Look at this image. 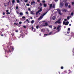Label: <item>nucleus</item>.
<instances>
[{"mask_svg":"<svg viewBox=\"0 0 74 74\" xmlns=\"http://www.w3.org/2000/svg\"><path fill=\"white\" fill-rule=\"evenodd\" d=\"M61 21V19H59L58 21H56L55 23V24H56L57 23H58L59 24H60L62 23V22L60 21Z\"/></svg>","mask_w":74,"mask_h":74,"instance_id":"nucleus-1","label":"nucleus"},{"mask_svg":"<svg viewBox=\"0 0 74 74\" xmlns=\"http://www.w3.org/2000/svg\"><path fill=\"white\" fill-rule=\"evenodd\" d=\"M57 11H58V14H60V15H62V13H60V10L59 9H57Z\"/></svg>","mask_w":74,"mask_h":74,"instance_id":"nucleus-2","label":"nucleus"},{"mask_svg":"<svg viewBox=\"0 0 74 74\" xmlns=\"http://www.w3.org/2000/svg\"><path fill=\"white\" fill-rule=\"evenodd\" d=\"M10 49H12V51H14V48L13 47L11 46L10 47Z\"/></svg>","mask_w":74,"mask_h":74,"instance_id":"nucleus-3","label":"nucleus"},{"mask_svg":"<svg viewBox=\"0 0 74 74\" xmlns=\"http://www.w3.org/2000/svg\"><path fill=\"white\" fill-rule=\"evenodd\" d=\"M62 12H67V10L64 9H62Z\"/></svg>","mask_w":74,"mask_h":74,"instance_id":"nucleus-4","label":"nucleus"},{"mask_svg":"<svg viewBox=\"0 0 74 74\" xmlns=\"http://www.w3.org/2000/svg\"><path fill=\"white\" fill-rule=\"evenodd\" d=\"M35 4V1H32V2H31V5H33V4Z\"/></svg>","mask_w":74,"mask_h":74,"instance_id":"nucleus-5","label":"nucleus"},{"mask_svg":"<svg viewBox=\"0 0 74 74\" xmlns=\"http://www.w3.org/2000/svg\"><path fill=\"white\" fill-rule=\"evenodd\" d=\"M43 18V16H40V18L38 19V20H41V19H42Z\"/></svg>","mask_w":74,"mask_h":74,"instance_id":"nucleus-6","label":"nucleus"},{"mask_svg":"<svg viewBox=\"0 0 74 74\" xmlns=\"http://www.w3.org/2000/svg\"><path fill=\"white\" fill-rule=\"evenodd\" d=\"M14 25H17V26H18V27H20V26H21L18 25V23H14Z\"/></svg>","mask_w":74,"mask_h":74,"instance_id":"nucleus-7","label":"nucleus"},{"mask_svg":"<svg viewBox=\"0 0 74 74\" xmlns=\"http://www.w3.org/2000/svg\"><path fill=\"white\" fill-rule=\"evenodd\" d=\"M48 23H45V25H44V26H48Z\"/></svg>","mask_w":74,"mask_h":74,"instance_id":"nucleus-8","label":"nucleus"},{"mask_svg":"<svg viewBox=\"0 0 74 74\" xmlns=\"http://www.w3.org/2000/svg\"><path fill=\"white\" fill-rule=\"evenodd\" d=\"M71 37H73L74 38V33H72L71 34Z\"/></svg>","mask_w":74,"mask_h":74,"instance_id":"nucleus-9","label":"nucleus"},{"mask_svg":"<svg viewBox=\"0 0 74 74\" xmlns=\"http://www.w3.org/2000/svg\"><path fill=\"white\" fill-rule=\"evenodd\" d=\"M47 12H46L45 13H43V15L42 14V16H44V15H46V14H47Z\"/></svg>","mask_w":74,"mask_h":74,"instance_id":"nucleus-10","label":"nucleus"},{"mask_svg":"<svg viewBox=\"0 0 74 74\" xmlns=\"http://www.w3.org/2000/svg\"><path fill=\"white\" fill-rule=\"evenodd\" d=\"M65 6L66 7H67L68 6V3H65Z\"/></svg>","mask_w":74,"mask_h":74,"instance_id":"nucleus-11","label":"nucleus"},{"mask_svg":"<svg viewBox=\"0 0 74 74\" xmlns=\"http://www.w3.org/2000/svg\"><path fill=\"white\" fill-rule=\"evenodd\" d=\"M69 22H68V21L66 22V23H65V25H69Z\"/></svg>","mask_w":74,"mask_h":74,"instance_id":"nucleus-12","label":"nucleus"},{"mask_svg":"<svg viewBox=\"0 0 74 74\" xmlns=\"http://www.w3.org/2000/svg\"><path fill=\"white\" fill-rule=\"evenodd\" d=\"M52 19L53 20H55V19H56V17H55V16H53V17Z\"/></svg>","mask_w":74,"mask_h":74,"instance_id":"nucleus-13","label":"nucleus"},{"mask_svg":"<svg viewBox=\"0 0 74 74\" xmlns=\"http://www.w3.org/2000/svg\"><path fill=\"white\" fill-rule=\"evenodd\" d=\"M52 7L53 8H55V5L53 4V5Z\"/></svg>","mask_w":74,"mask_h":74,"instance_id":"nucleus-14","label":"nucleus"},{"mask_svg":"<svg viewBox=\"0 0 74 74\" xmlns=\"http://www.w3.org/2000/svg\"><path fill=\"white\" fill-rule=\"evenodd\" d=\"M60 26L59 25H58L56 29H60L59 28H60Z\"/></svg>","mask_w":74,"mask_h":74,"instance_id":"nucleus-15","label":"nucleus"},{"mask_svg":"<svg viewBox=\"0 0 74 74\" xmlns=\"http://www.w3.org/2000/svg\"><path fill=\"white\" fill-rule=\"evenodd\" d=\"M52 4H50L49 5V7L50 8H52Z\"/></svg>","mask_w":74,"mask_h":74,"instance_id":"nucleus-16","label":"nucleus"},{"mask_svg":"<svg viewBox=\"0 0 74 74\" xmlns=\"http://www.w3.org/2000/svg\"><path fill=\"white\" fill-rule=\"evenodd\" d=\"M47 6V5L46 3H44V7H46Z\"/></svg>","mask_w":74,"mask_h":74,"instance_id":"nucleus-17","label":"nucleus"},{"mask_svg":"<svg viewBox=\"0 0 74 74\" xmlns=\"http://www.w3.org/2000/svg\"><path fill=\"white\" fill-rule=\"evenodd\" d=\"M63 3H60V6H61V7H63Z\"/></svg>","mask_w":74,"mask_h":74,"instance_id":"nucleus-18","label":"nucleus"},{"mask_svg":"<svg viewBox=\"0 0 74 74\" xmlns=\"http://www.w3.org/2000/svg\"><path fill=\"white\" fill-rule=\"evenodd\" d=\"M44 25H45V23H43L41 25V26H44Z\"/></svg>","mask_w":74,"mask_h":74,"instance_id":"nucleus-19","label":"nucleus"},{"mask_svg":"<svg viewBox=\"0 0 74 74\" xmlns=\"http://www.w3.org/2000/svg\"><path fill=\"white\" fill-rule=\"evenodd\" d=\"M12 4H14L15 3V0H13L12 1Z\"/></svg>","mask_w":74,"mask_h":74,"instance_id":"nucleus-20","label":"nucleus"},{"mask_svg":"<svg viewBox=\"0 0 74 74\" xmlns=\"http://www.w3.org/2000/svg\"><path fill=\"white\" fill-rule=\"evenodd\" d=\"M34 20H32L31 21V23L32 24H33V23H34Z\"/></svg>","mask_w":74,"mask_h":74,"instance_id":"nucleus-21","label":"nucleus"},{"mask_svg":"<svg viewBox=\"0 0 74 74\" xmlns=\"http://www.w3.org/2000/svg\"><path fill=\"white\" fill-rule=\"evenodd\" d=\"M7 51V52H11V50H10V49H9V50Z\"/></svg>","mask_w":74,"mask_h":74,"instance_id":"nucleus-22","label":"nucleus"},{"mask_svg":"<svg viewBox=\"0 0 74 74\" xmlns=\"http://www.w3.org/2000/svg\"><path fill=\"white\" fill-rule=\"evenodd\" d=\"M11 35H12V37H13V36H14V33H12Z\"/></svg>","mask_w":74,"mask_h":74,"instance_id":"nucleus-23","label":"nucleus"},{"mask_svg":"<svg viewBox=\"0 0 74 74\" xmlns=\"http://www.w3.org/2000/svg\"><path fill=\"white\" fill-rule=\"evenodd\" d=\"M19 14L20 15H23V13L22 12H20Z\"/></svg>","mask_w":74,"mask_h":74,"instance_id":"nucleus-24","label":"nucleus"},{"mask_svg":"<svg viewBox=\"0 0 74 74\" xmlns=\"http://www.w3.org/2000/svg\"><path fill=\"white\" fill-rule=\"evenodd\" d=\"M16 1L18 3H19L20 2L19 0H17Z\"/></svg>","mask_w":74,"mask_h":74,"instance_id":"nucleus-25","label":"nucleus"},{"mask_svg":"<svg viewBox=\"0 0 74 74\" xmlns=\"http://www.w3.org/2000/svg\"><path fill=\"white\" fill-rule=\"evenodd\" d=\"M48 26L50 28H52V25H48Z\"/></svg>","mask_w":74,"mask_h":74,"instance_id":"nucleus-26","label":"nucleus"},{"mask_svg":"<svg viewBox=\"0 0 74 74\" xmlns=\"http://www.w3.org/2000/svg\"><path fill=\"white\" fill-rule=\"evenodd\" d=\"M40 11L39 10H38V12H37L36 13V15L37 14H38V13H39V12H40Z\"/></svg>","mask_w":74,"mask_h":74,"instance_id":"nucleus-27","label":"nucleus"},{"mask_svg":"<svg viewBox=\"0 0 74 74\" xmlns=\"http://www.w3.org/2000/svg\"><path fill=\"white\" fill-rule=\"evenodd\" d=\"M39 12H41L42 11V9L40 8L39 10Z\"/></svg>","mask_w":74,"mask_h":74,"instance_id":"nucleus-28","label":"nucleus"},{"mask_svg":"<svg viewBox=\"0 0 74 74\" xmlns=\"http://www.w3.org/2000/svg\"><path fill=\"white\" fill-rule=\"evenodd\" d=\"M51 34H52V32H51L48 34V35L49 36V35H51Z\"/></svg>","mask_w":74,"mask_h":74,"instance_id":"nucleus-29","label":"nucleus"},{"mask_svg":"<svg viewBox=\"0 0 74 74\" xmlns=\"http://www.w3.org/2000/svg\"><path fill=\"white\" fill-rule=\"evenodd\" d=\"M70 17H71L70 16H69L67 17V19H68V20L69 19H70Z\"/></svg>","mask_w":74,"mask_h":74,"instance_id":"nucleus-30","label":"nucleus"},{"mask_svg":"<svg viewBox=\"0 0 74 74\" xmlns=\"http://www.w3.org/2000/svg\"><path fill=\"white\" fill-rule=\"evenodd\" d=\"M71 15L72 16H73V15H74V14H73V12H72L71 14Z\"/></svg>","mask_w":74,"mask_h":74,"instance_id":"nucleus-31","label":"nucleus"},{"mask_svg":"<svg viewBox=\"0 0 74 74\" xmlns=\"http://www.w3.org/2000/svg\"><path fill=\"white\" fill-rule=\"evenodd\" d=\"M72 53H73V55H74V50H73V51H72Z\"/></svg>","mask_w":74,"mask_h":74,"instance_id":"nucleus-32","label":"nucleus"},{"mask_svg":"<svg viewBox=\"0 0 74 74\" xmlns=\"http://www.w3.org/2000/svg\"><path fill=\"white\" fill-rule=\"evenodd\" d=\"M68 8H71V5H69L68 6Z\"/></svg>","mask_w":74,"mask_h":74,"instance_id":"nucleus-33","label":"nucleus"},{"mask_svg":"<svg viewBox=\"0 0 74 74\" xmlns=\"http://www.w3.org/2000/svg\"><path fill=\"white\" fill-rule=\"evenodd\" d=\"M39 27V26L37 25L36 26V29H38V27Z\"/></svg>","mask_w":74,"mask_h":74,"instance_id":"nucleus-34","label":"nucleus"},{"mask_svg":"<svg viewBox=\"0 0 74 74\" xmlns=\"http://www.w3.org/2000/svg\"><path fill=\"white\" fill-rule=\"evenodd\" d=\"M65 24H66V22L64 21H63V25H65Z\"/></svg>","mask_w":74,"mask_h":74,"instance_id":"nucleus-35","label":"nucleus"},{"mask_svg":"<svg viewBox=\"0 0 74 74\" xmlns=\"http://www.w3.org/2000/svg\"><path fill=\"white\" fill-rule=\"evenodd\" d=\"M10 14V12H8L6 13V14H7V15H8V14Z\"/></svg>","mask_w":74,"mask_h":74,"instance_id":"nucleus-36","label":"nucleus"},{"mask_svg":"<svg viewBox=\"0 0 74 74\" xmlns=\"http://www.w3.org/2000/svg\"><path fill=\"white\" fill-rule=\"evenodd\" d=\"M42 2L43 3H45V1H42Z\"/></svg>","mask_w":74,"mask_h":74,"instance_id":"nucleus-37","label":"nucleus"},{"mask_svg":"<svg viewBox=\"0 0 74 74\" xmlns=\"http://www.w3.org/2000/svg\"><path fill=\"white\" fill-rule=\"evenodd\" d=\"M19 25H21V23H22L20 21L19 22Z\"/></svg>","mask_w":74,"mask_h":74,"instance_id":"nucleus-38","label":"nucleus"},{"mask_svg":"<svg viewBox=\"0 0 74 74\" xmlns=\"http://www.w3.org/2000/svg\"><path fill=\"white\" fill-rule=\"evenodd\" d=\"M27 0H25L24 1L25 2V3H27Z\"/></svg>","mask_w":74,"mask_h":74,"instance_id":"nucleus-39","label":"nucleus"},{"mask_svg":"<svg viewBox=\"0 0 74 74\" xmlns=\"http://www.w3.org/2000/svg\"><path fill=\"white\" fill-rule=\"evenodd\" d=\"M39 5L40 6H42V3H40Z\"/></svg>","mask_w":74,"mask_h":74,"instance_id":"nucleus-40","label":"nucleus"},{"mask_svg":"<svg viewBox=\"0 0 74 74\" xmlns=\"http://www.w3.org/2000/svg\"><path fill=\"white\" fill-rule=\"evenodd\" d=\"M57 30H58V32H60V29H57Z\"/></svg>","mask_w":74,"mask_h":74,"instance_id":"nucleus-41","label":"nucleus"},{"mask_svg":"<svg viewBox=\"0 0 74 74\" xmlns=\"http://www.w3.org/2000/svg\"><path fill=\"white\" fill-rule=\"evenodd\" d=\"M69 30H70V28H68V31H69Z\"/></svg>","mask_w":74,"mask_h":74,"instance_id":"nucleus-42","label":"nucleus"},{"mask_svg":"<svg viewBox=\"0 0 74 74\" xmlns=\"http://www.w3.org/2000/svg\"><path fill=\"white\" fill-rule=\"evenodd\" d=\"M72 5H74V2H72Z\"/></svg>","mask_w":74,"mask_h":74,"instance_id":"nucleus-43","label":"nucleus"},{"mask_svg":"<svg viewBox=\"0 0 74 74\" xmlns=\"http://www.w3.org/2000/svg\"><path fill=\"white\" fill-rule=\"evenodd\" d=\"M61 69H64L63 67V66H61Z\"/></svg>","mask_w":74,"mask_h":74,"instance_id":"nucleus-44","label":"nucleus"},{"mask_svg":"<svg viewBox=\"0 0 74 74\" xmlns=\"http://www.w3.org/2000/svg\"><path fill=\"white\" fill-rule=\"evenodd\" d=\"M26 5H27V6H29V3L27 4H26Z\"/></svg>","mask_w":74,"mask_h":74,"instance_id":"nucleus-45","label":"nucleus"},{"mask_svg":"<svg viewBox=\"0 0 74 74\" xmlns=\"http://www.w3.org/2000/svg\"><path fill=\"white\" fill-rule=\"evenodd\" d=\"M25 16H23L22 17V18H23V19H25Z\"/></svg>","mask_w":74,"mask_h":74,"instance_id":"nucleus-46","label":"nucleus"},{"mask_svg":"<svg viewBox=\"0 0 74 74\" xmlns=\"http://www.w3.org/2000/svg\"><path fill=\"white\" fill-rule=\"evenodd\" d=\"M16 9H18V6H16Z\"/></svg>","mask_w":74,"mask_h":74,"instance_id":"nucleus-47","label":"nucleus"},{"mask_svg":"<svg viewBox=\"0 0 74 74\" xmlns=\"http://www.w3.org/2000/svg\"><path fill=\"white\" fill-rule=\"evenodd\" d=\"M23 27H24L25 29V28L26 27V26H23Z\"/></svg>","mask_w":74,"mask_h":74,"instance_id":"nucleus-48","label":"nucleus"},{"mask_svg":"<svg viewBox=\"0 0 74 74\" xmlns=\"http://www.w3.org/2000/svg\"><path fill=\"white\" fill-rule=\"evenodd\" d=\"M45 36H48V34H44Z\"/></svg>","mask_w":74,"mask_h":74,"instance_id":"nucleus-49","label":"nucleus"},{"mask_svg":"<svg viewBox=\"0 0 74 74\" xmlns=\"http://www.w3.org/2000/svg\"><path fill=\"white\" fill-rule=\"evenodd\" d=\"M3 15H5V13L4 12H3Z\"/></svg>","mask_w":74,"mask_h":74,"instance_id":"nucleus-50","label":"nucleus"},{"mask_svg":"<svg viewBox=\"0 0 74 74\" xmlns=\"http://www.w3.org/2000/svg\"><path fill=\"white\" fill-rule=\"evenodd\" d=\"M26 22H27V21H29V20L27 19L26 20Z\"/></svg>","mask_w":74,"mask_h":74,"instance_id":"nucleus-51","label":"nucleus"},{"mask_svg":"<svg viewBox=\"0 0 74 74\" xmlns=\"http://www.w3.org/2000/svg\"><path fill=\"white\" fill-rule=\"evenodd\" d=\"M15 32H18V30H15Z\"/></svg>","mask_w":74,"mask_h":74,"instance_id":"nucleus-52","label":"nucleus"},{"mask_svg":"<svg viewBox=\"0 0 74 74\" xmlns=\"http://www.w3.org/2000/svg\"><path fill=\"white\" fill-rule=\"evenodd\" d=\"M64 21H67V19H64Z\"/></svg>","mask_w":74,"mask_h":74,"instance_id":"nucleus-53","label":"nucleus"},{"mask_svg":"<svg viewBox=\"0 0 74 74\" xmlns=\"http://www.w3.org/2000/svg\"><path fill=\"white\" fill-rule=\"evenodd\" d=\"M37 1L38 2H40V0H37Z\"/></svg>","mask_w":74,"mask_h":74,"instance_id":"nucleus-54","label":"nucleus"},{"mask_svg":"<svg viewBox=\"0 0 74 74\" xmlns=\"http://www.w3.org/2000/svg\"><path fill=\"white\" fill-rule=\"evenodd\" d=\"M1 36H4V34H1Z\"/></svg>","mask_w":74,"mask_h":74,"instance_id":"nucleus-55","label":"nucleus"},{"mask_svg":"<svg viewBox=\"0 0 74 74\" xmlns=\"http://www.w3.org/2000/svg\"><path fill=\"white\" fill-rule=\"evenodd\" d=\"M25 14H29V13H28V12H25Z\"/></svg>","mask_w":74,"mask_h":74,"instance_id":"nucleus-56","label":"nucleus"},{"mask_svg":"<svg viewBox=\"0 0 74 74\" xmlns=\"http://www.w3.org/2000/svg\"><path fill=\"white\" fill-rule=\"evenodd\" d=\"M6 12H8V10H6Z\"/></svg>","mask_w":74,"mask_h":74,"instance_id":"nucleus-57","label":"nucleus"},{"mask_svg":"<svg viewBox=\"0 0 74 74\" xmlns=\"http://www.w3.org/2000/svg\"><path fill=\"white\" fill-rule=\"evenodd\" d=\"M2 33V32H1L0 31V34H1Z\"/></svg>","mask_w":74,"mask_h":74,"instance_id":"nucleus-58","label":"nucleus"},{"mask_svg":"<svg viewBox=\"0 0 74 74\" xmlns=\"http://www.w3.org/2000/svg\"><path fill=\"white\" fill-rule=\"evenodd\" d=\"M55 1L56 2L58 1V0H55Z\"/></svg>","mask_w":74,"mask_h":74,"instance_id":"nucleus-59","label":"nucleus"},{"mask_svg":"<svg viewBox=\"0 0 74 74\" xmlns=\"http://www.w3.org/2000/svg\"><path fill=\"white\" fill-rule=\"evenodd\" d=\"M28 10L29 11H30V8H28Z\"/></svg>","mask_w":74,"mask_h":74,"instance_id":"nucleus-60","label":"nucleus"},{"mask_svg":"<svg viewBox=\"0 0 74 74\" xmlns=\"http://www.w3.org/2000/svg\"><path fill=\"white\" fill-rule=\"evenodd\" d=\"M34 14V13L33 12H31V14Z\"/></svg>","mask_w":74,"mask_h":74,"instance_id":"nucleus-61","label":"nucleus"},{"mask_svg":"<svg viewBox=\"0 0 74 74\" xmlns=\"http://www.w3.org/2000/svg\"><path fill=\"white\" fill-rule=\"evenodd\" d=\"M67 34H69V32H67Z\"/></svg>","mask_w":74,"mask_h":74,"instance_id":"nucleus-62","label":"nucleus"},{"mask_svg":"<svg viewBox=\"0 0 74 74\" xmlns=\"http://www.w3.org/2000/svg\"><path fill=\"white\" fill-rule=\"evenodd\" d=\"M43 22H46V21H43Z\"/></svg>","mask_w":74,"mask_h":74,"instance_id":"nucleus-63","label":"nucleus"},{"mask_svg":"<svg viewBox=\"0 0 74 74\" xmlns=\"http://www.w3.org/2000/svg\"><path fill=\"white\" fill-rule=\"evenodd\" d=\"M1 30H2V31L4 30V29L2 28V29Z\"/></svg>","mask_w":74,"mask_h":74,"instance_id":"nucleus-64","label":"nucleus"}]
</instances>
